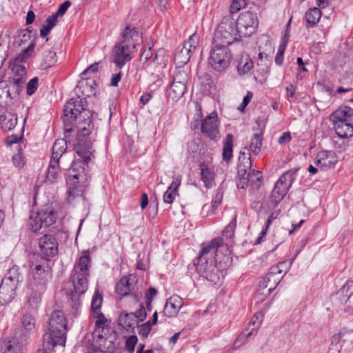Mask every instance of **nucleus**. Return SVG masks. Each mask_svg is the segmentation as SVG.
Listing matches in <instances>:
<instances>
[{"instance_id": "63", "label": "nucleus", "mask_w": 353, "mask_h": 353, "mask_svg": "<svg viewBox=\"0 0 353 353\" xmlns=\"http://www.w3.org/2000/svg\"><path fill=\"white\" fill-rule=\"evenodd\" d=\"M58 22V17L54 14L47 18L46 26L52 30Z\"/></svg>"}, {"instance_id": "14", "label": "nucleus", "mask_w": 353, "mask_h": 353, "mask_svg": "<svg viewBox=\"0 0 353 353\" xmlns=\"http://www.w3.org/2000/svg\"><path fill=\"white\" fill-rule=\"evenodd\" d=\"M239 160V163L237 166L239 180L236 185L238 188L243 189L250 185L249 179L245 176L247 170H250L252 166L250 154L247 157L245 152H241Z\"/></svg>"}, {"instance_id": "57", "label": "nucleus", "mask_w": 353, "mask_h": 353, "mask_svg": "<svg viewBox=\"0 0 353 353\" xmlns=\"http://www.w3.org/2000/svg\"><path fill=\"white\" fill-rule=\"evenodd\" d=\"M286 42L280 44L279 46L278 52L275 57V63L278 65H281L283 63L284 52L285 50Z\"/></svg>"}, {"instance_id": "28", "label": "nucleus", "mask_w": 353, "mask_h": 353, "mask_svg": "<svg viewBox=\"0 0 353 353\" xmlns=\"http://www.w3.org/2000/svg\"><path fill=\"white\" fill-rule=\"evenodd\" d=\"M181 176H177L173 179V181L168 190L163 194V201L165 203L171 204L178 194V188L181 183Z\"/></svg>"}, {"instance_id": "3", "label": "nucleus", "mask_w": 353, "mask_h": 353, "mask_svg": "<svg viewBox=\"0 0 353 353\" xmlns=\"http://www.w3.org/2000/svg\"><path fill=\"white\" fill-rule=\"evenodd\" d=\"M90 258L88 250L82 252V256L76 261L72 272V280L75 293L83 294L88 289L89 267Z\"/></svg>"}, {"instance_id": "11", "label": "nucleus", "mask_w": 353, "mask_h": 353, "mask_svg": "<svg viewBox=\"0 0 353 353\" xmlns=\"http://www.w3.org/2000/svg\"><path fill=\"white\" fill-rule=\"evenodd\" d=\"M211 252L212 255L214 254V261L216 263H221L223 260H230V250L228 244H208L201 249L197 259H207L206 256Z\"/></svg>"}, {"instance_id": "2", "label": "nucleus", "mask_w": 353, "mask_h": 353, "mask_svg": "<svg viewBox=\"0 0 353 353\" xmlns=\"http://www.w3.org/2000/svg\"><path fill=\"white\" fill-rule=\"evenodd\" d=\"M68 321L62 310H54L48 321V330L43 336V345L52 350L56 345H65Z\"/></svg>"}, {"instance_id": "38", "label": "nucleus", "mask_w": 353, "mask_h": 353, "mask_svg": "<svg viewBox=\"0 0 353 353\" xmlns=\"http://www.w3.org/2000/svg\"><path fill=\"white\" fill-rule=\"evenodd\" d=\"M186 88V85L172 82L170 88L169 97L174 101H178L183 96Z\"/></svg>"}, {"instance_id": "60", "label": "nucleus", "mask_w": 353, "mask_h": 353, "mask_svg": "<svg viewBox=\"0 0 353 353\" xmlns=\"http://www.w3.org/2000/svg\"><path fill=\"white\" fill-rule=\"evenodd\" d=\"M99 62H95L88 66L85 70H84L81 73V76L83 77L88 73H95L99 70Z\"/></svg>"}, {"instance_id": "7", "label": "nucleus", "mask_w": 353, "mask_h": 353, "mask_svg": "<svg viewBox=\"0 0 353 353\" xmlns=\"http://www.w3.org/2000/svg\"><path fill=\"white\" fill-rule=\"evenodd\" d=\"M51 204L43 205L37 213L34 218L30 221V229L37 232L43 227L48 228L53 225L57 219V213Z\"/></svg>"}, {"instance_id": "48", "label": "nucleus", "mask_w": 353, "mask_h": 353, "mask_svg": "<svg viewBox=\"0 0 353 353\" xmlns=\"http://www.w3.org/2000/svg\"><path fill=\"white\" fill-rule=\"evenodd\" d=\"M103 302V297L101 294H99L98 291H96L92 296V302H91V309L92 311V314L101 312V307Z\"/></svg>"}, {"instance_id": "44", "label": "nucleus", "mask_w": 353, "mask_h": 353, "mask_svg": "<svg viewBox=\"0 0 353 353\" xmlns=\"http://www.w3.org/2000/svg\"><path fill=\"white\" fill-rule=\"evenodd\" d=\"M152 63L160 66L161 68H165L167 64V57H166V51L163 48L159 49L154 57L152 58Z\"/></svg>"}, {"instance_id": "21", "label": "nucleus", "mask_w": 353, "mask_h": 353, "mask_svg": "<svg viewBox=\"0 0 353 353\" xmlns=\"http://www.w3.org/2000/svg\"><path fill=\"white\" fill-rule=\"evenodd\" d=\"M26 68L20 64H14L12 68V75L9 82L12 85L17 94H19L26 81Z\"/></svg>"}, {"instance_id": "24", "label": "nucleus", "mask_w": 353, "mask_h": 353, "mask_svg": "<svg viewBox=\"0 0 353 353\" xmlns=\"http://www.w3.org/2000/svg\"><path fill=\"white\" fill-rule=\"evenodd\" d=\"M182 305L183 301L179 296H171L165 303L163 314L166 316L174 317L178 314Z\"/></svg>"}, {"instance_id": "54", "label": "nucleus", "mask_w": 353, "mask_h": 353, "mask_svg": "<svg viewBox=\"0 0 353 353\" xmlns=\"http://www.w3.org/2000/svg\"><path fill=\"white\" fill-rule=\"evenodd\" d=\"M19 277L20 274L18 271V268L12 267L8 270V272L3 279H8L11 282L18 284L19 282Z\"/></svg>"}, {"instance_id": "34", "label": "nucleus", "mask_w": 353, "mask_h": 353, "mask_svg": "<svg viewBox=\"0 0 353 353\" xmlns=\"http://www.w3.org/2000/svg\"><path fill=\"white\" fill-rule=\"evenodd\" d=\"M190 50V48L187 50L183 46L176 51L174 56V62L179 68L184 66L189 62L192 54Z\"/></svg>"}, {"instance_id": "27", "label": "nucleus", "mask_w": 353, "mask_h": 353, "mask_svg": "<svg viewBox=\"0 0 353 353\" xmlns=\"http://www.w3.org/2000/svg\"><path fill=\"white\" fill-rule=\"evenodd\" d=\"M236 227V214L235 213L232 216L231 221L228 225L222 231L221 236L214 239L210 243H223L225 241L232 240L234 235V230Z\"/></svg>"}, {"instance_id": "19", "label": "nucleus", "mask_w": 353, "mask_h": 353, "mask_svg": "<svg viewBox=\"0 0 353 353\" xmlns=\"http://www.w3.org/2000/svg\"><path fill=\"white\" fill-rule=\"evenodd\" d=\"M21 324L19 339L22 341L28 342L35 332V318L30 313L26 312L21 318Z\"/></svg>"}, {"instance_id": "41", "label": "nucleus", "mask_w": 353, "mask_h": 353, "mask_svg": "<svg viewBox=\"0 0 353 353\" xmlns=\"http://www.w3.org/2000/svg\"><path fill=\"white\" fill-rule=\"evenodd\" d=\"M253 68V62L252 59L248 56H243L239 63L237 69L240 74H245L250 72Z\"/></svg>"}, {"instance_id": "37", "label": "nucleus", "mask_w": 353, "mask_h": 353, "mask_svg": "<svg viewBox=\"0 0 353 353\" xmlns=\"http://www.w3.org/2000/svg\"><path fill=\"white\" fill-rule=\"evenodd\" d=\"M201 179L205 183V186L210 188L212 186V183L214 179V171L208 168L206 165L201 164Z\"/></svg>"}, {"instance_id": "52", "label": "nucleus", "mask_w": 353, "mask_h": 353, "mask_svg": "<svg viewBox=\"0 0 353 353\" xmlns=\"http://www.w3.org/2000/svg\"><path fill=\"white\" fill-rule=\"evenodd\" d=\"M223 191L221 189L219 188L216 190L214 196L212 199L211 202V205L209 207L211 208V211L214 212L216 210L217 207L221 203L223 199Z\"/></svg>"}, {"instance_id": "40", "label": "nucleus", "mask_w": 353, "mask_h": 353, "mask_svg": "<svg viewBox=\"0 0 353 353\" xmlns=\"http://www.w3.org/2000/svg\"><path fill=\"white\" fill-rule=\"evenodd\" d=\"M262 140V132L260 131L259 132L255 133L251 139L249 145V150H250L254 154L258 155L261 152Z\"/></svg>"}, {"instance_id": "25", "label": "nucleus", "mask_w": 353, "mask_h": 353, "mask_svg": "<svg viewBox=\"0 0 353 353\" xmlns=\"http://www.w3.org/2000/svg\"><path fill=\"white\" fill-rule=\"evenodd\" d=\"M336 296L341 304L353 302V281H347L336 292Z\"/></svg>"}, {"instance_id": "10", "label": "nucleus", "mask_w": 353, "mask_h": 353, "mask_svg": "<svg viewBox=\"0 0 353 353\" xmlns=\"http://www.w3.org/2000/svg\"><path fill=\"white\" fill-rule=\"evenodd\" d=\"M136 48L132 45H128L122 41L115 43L112 50V62L119 68H122L125 64L132 59V54Z\"/></svg>"}, {"instance_id": "17", "label": "nucleus", "mask_w": 353, "mask_h": 353, "mask_svg": "<svg viewBox=\"0 0 353 353\" xmlns=\"http://www.w3.org/2000/svg\"><path fill=\"white\" fill-rule=\"evenodd\" d=\"M201 132L210 139L215 140L219 137V122L216 113L207 116L201 124Z\"/></svg>"}, {"instance_id": "43", "label": "nucleus", "mask_w": 353, "mask_h": 353, "mask_svg": "<svg viewBox=\"0 0 353 353\" xmlns=\"http://www.w3.org/2000/svg\"><path fill=\"white\" fill-rule=\"evenodd\" d=\"M254 330V327H252L251 330H250L249 328L244 330L234 341L233 343L234 348L238 349L244 343H245L247 339L253 334V331Z\"/></svg>"}, {"instance_id": "51", "label": "nucleus", "mask_w": 353, "mask_h": 353, "mask_svg": "<svg viewBox=\"0 0 353 353\" xmlns=\"http://www.w3.org/2000/svg\"><path fill=\"white\" fill-rule=\"evenodd\" d=\"M247 6V0H232L230 6V13L236 14Z\"/></svg>"}, {"instance_id": "33", "label": "nucleus", "mask_w": 353, "mask_h": 353, "mask_svg": "<svg viewBox=\"0 0 353 353\" xmlns=\"http://www.w3.org/2000/svg\"><path fill=\"white\" fill-rule=\"evenodd\" d=\"M67 150V142L63 139H59L55 141L52 146V153L51 159L59 161L61 156Z\"/></svg>"}, {"instance_id": "22", "label": "nucleus", "mask_w": 353, "mask_h": 353, "mask_svg": "<svg viewBox=\"0 0 353 353\" xmlns=\"http://www.w3.org/2000/svg\"><path fill=\"white\" fill-rule=\"evenodd\" d=\"M18 284L11 282L8 279H3L0 285V304L10 303L14 297Z\"/></svg>"}, {"instance_id": "9", "label": "nucleus", "mask_w": 353, "mask_h": 353, "mask_svg": "<svg viewBox=\"0 0 353 353\" xmlns=\"http://www.w3.org/2000/svg\"><path fill=\"white\" fill-rule=\"evenodd\" d=\"M258 19L251 12H242L238 17L234 26L239 37H250L254 34L258 27Z\"/></svg>"}, {"instance_id": "45", "label": "nucleus", "mask_w": 353, "mask_h": 353, "mask_svg": "<svg viewBox=\"0 0 353 353\" xmlns=\"http://www.w3.org/2000/svg\"><path fill=\"white\" fill-rule=\"evenodd\" d=\"M93 318L96 319L95 325L97 327L94 334L97 332L99 333V330L103 332L104 329L108 326V321L101 312L93 314Z\"/></svg>"}, {"instance_id": "42", "label": "nucleus", "mask_w": 353, "mask_h": 353, "mask_svg": "<svg viewBox=\"0 0 353 353\" xmlns=\"http://www.w3.org/2000/svg\"><path fill=\"white\" fill-rule=\"evenodd\" d=\"M249 179V183L253 188H258L260 185V182L262 178L261 172L257 170H247L245 175Z\"/></svg>"}, {"instance_id": "16", "label": "nucleus", "mask_w": 353, "mask_h": 353, "mask_svg": "<svg viewBox=\"0 0 353 353\" xmlns=\"http://www.w3.org/2000/svg\"><path fill=\"white\" fill-rule=\"evenodd\" d=\"M120 37L121 41L132 45L134 48L142 42L141 34L138 28L132 24H125L121 28Z\"/></svg>"}, {"instance_id": "59", "label": "nucleus", "mask_w": 353, "mask_h": 353, "mask_svg": "<svg viewBox=\"0 0 353 353\" xmlns=\"http://www.w3.org/2000/svg\"><path fill=\"white\" fill-rule=\"evenodd\" d=\"M297 64H298V73H297V78L302 79V73H305L307 72V70L305 67V64L303 63V61L302 58L299 57L297 58Z\"/></svg>"}, {"instance_id": "20", "label": "nucleus", "mask_w": 353, "mask_h": 353, "mask_svg": "<svg viewBox=\"0 0 353 353\" xmlns=\"http://www.w3.org/2000/svg\"><path fill=\"white\" fill-rule=\"evenodd\" d=\"M137 278L134 274H129L123 276L117 283L115 287L116 293L121 296V299L128 296L137 289Z\"/></svg>"}, {"instance_id": "58", "label": "nucleus", "mask_w": 353, "mask_h": 353, "mask_svg": "<svg viewBox=\"0 0 353 353\" xmlns=\"http://www.w3.org/2000/svg\"><path fill=\"white\" fill-rule=\"evenodd\" d=\"M35 45L33 42H32L28 48H26L25 50H23L21 54V55L19 57V59L23 60L27 58H28L33 52L34 50Z\"/></svg>"}, {"instance_id": "29", "label": "nucleus", "mask_w": 353, "mask_h": 353, "mask_svg": "<svg viewBox=\"0 0 353 353\" xmlns=\"http://www.w3.org/2000/svg\"><path fill=\"white\" fill-rule=\"evenodd\" d=\"M40 248V254L37 255V259L40 257L39 261H42L43 259L47 261L50 260V257L54 256L58 252V244H39Z\"/></svg>"}, {"instance_id": "39", "label": "nucleus", "mask_w": 353, "mask_h": 353, "mask_svg": "<svg viewBox=\"0 0 353 353\" xmlns=\"http://www.w3.org/2000/svg\"><path fill=\"white\" fill-rule=\"evenodd\" d=\"M305 19L310 27H314L321 17V12L318 8H310L305 12Z\"/></svg>"}, {"instance_id": "62", "label": "nucleus", "mask_w": 353, "mask_h": 353, "mask_svg": "<svg viewBox=\"0 0 353 353\" xmlns=\"http://www.w3.org/2000/svg\"><path fill=\"white\" fill-rule=\"evenodd\" d=\"M58 22V17L54 14L47 18L46 26L52 30Z\"/></svg>"}, {"instance_id": "53", "label": "nucleus", "mask_w": 353, "mask_h": 353, "mask_svg": "<svg viewBox=\"0 0 353 353\" xmlns=\"http://www.w3.org/2000/svg\"><path fill=\"white\" fill-rule=\"evenodd\" d=\"M188 81V77L184 70H178L175 72L173 77V83H182L187 85Z\"/></svg>"}, {"instance_id": "32", "label": "nucleus", "mask_w": 353, "mask_h": 353, "mask_svg": "<svg viewBox=\"0 0 353 353\" xmlns=\"http://www.w3.org/2000/svg\"><path fill=\"white\" fill-rule=\"evenodd\" d=\"M233 135L232 134H228L223 141L222 153L223 159L226 162L230 161L233 156Z\"/></svg>"}, {"instance_id": "35", "label": "nucleus", "mask_w": 353, "mask_h": 353, "mask_svg": "<svg viewBox=\"0 0 353 353\" xmlns=\"http://www.w3.org/2000/svg\"><path fill=\"white\" fill-rule=\"evenodd\" d=\"M17 123V116L12 113H6L0 117V124L5 131L12 130Z\"/></svg>"}, {"instance_id": "6", "label": "nucleus", "mask_w": 353, "mask_h": 353, "mask_svg": "<svg viewBox=\"0 0 353 353\" xmlns=\"http://www.w3.org/2000/svg\"><path fill=\"white\" fill-rule=\"evenodd\" d=\"M296 175V173L295 171L289 170L283 173L279 177L270 196V203L274 207L283 199L289 188L295 180Z\"/></svg>"}, {"instance_id": "36", "label": "nucleus", "mask_w": 353, "mask_h": 353, "mask_svg": "<svg viewBox=\"0 0 353 353\" xmlns=\"http://www.w3.org/2000/svg\"><path fill=\"white\" fill-rule=\"evenodd\" d=\"M334 130L340 138H347L353 136V125L348 123H341L334 125Z\"/></svg>"}, {"instance_id": "1", "label": "nucleus", "mask_w": 353, "mask_h": 353, "mask_svg": "<svg viewBox=\"0 0 353 353\" xmlns=\"http://www.w3.org/2000/svg\"><path fill=\"white\" fill-rule=\"evenodd\" d=\"M86 107L85 99L79 96L70 99L65 105L62 121L65 137H69L71 133L77 134L75 150L83 162L88 163L94 156L90 141L85 137L92 132L94 125L92 112Z\"/></svg>"}, {"instance_id": "4", "label": "nucleus", "mask_w": 353, "mask_h": 353, "mask_svg": "<svg viewBox=\"0 0 353 353\" xmlns=\"http://www.w3.org/2000/svg\"><path fill=\"white\" fill-rule=\"evenodd\" d=\"M239 38L233 18L224 17L214 32V43L229 46Z\"/></svg>"}, {"instance_id": "12", "label": "nucleus", "mask_w": 353, "mask_h": 353, "mask_svg": "<svg viewBox=\"0 0 353 353\" xmlns=\"http://www.w3.org/2000/svg\"><path fill=\"white\" fill-rule=\"evenodd\" d=\"M197 272L208 281L216 283L219 280V271L212 263H208L207 259H196L194 261Z\"/></svg>"}, {"instance_id": "64", "label": "nucleus", "mask_w": 353, "mask_h": 353, "mask_svg": "<svg viewBox=\"0 0 353 353\" xmlns=\"http://www.w3.org/2000/svg\"><path fill=\"white\" fill-rule=\"evenodd\" d=\"M70 5H71V3L70 1H65L64 3L61 4V6H59V8L58 10L57 11V12L55 13V14L58 17L63 16L65 13L68 8L70 6Z\"/></svg>"}, {"instance_id": "46", "label": "nucleus", "mask_w": 353, "mask_h": 353, "mask_svg": "<svg viewBox=\"0 0 353 353\" xmlns=\"http://www.w3.org/2000/svg\"><path fill=\"white\" fill-rule=\"evenodd\" d=\"M12 161L13 165L19 169H21L25 165L26 161L21 146H17V153L12 156Z\"/></svg>"}, {"instance_id": "5", "label": "nucleus", "mask_w": 353, "mask_h": 353, "mask_svg": "<svg viewBox=\"0 0 353 353\" xmlns=\"http://www.w3.org/2000/svg\"><path fill=\"white\" fill-rule=\"evenodd\" d=\"M32 278L29 281L28 285L46 288L47 284L51 279V269L47 261L43 259L39 261L37 259L32 261L30 265Z\"/></svg>"}, {"instance_id": "15", "label": "nucleus", "mask_w": 353, "mask_h": 353, "mask_svg": "<svg viewBox=\"0 0 353 353\" xmlns=\"http://www.w3.org/2000/svg\"><path fill=\"white\" fill-rule=\"evenodd\" d=\"M339 161L334 151L323 150L317 153L314 159V165L323 171L334 168Z\"/></svg>"}, {"instance_id": "47", "label": "nucleus", "mask_w": 353, "mask_h": 353, "mask_svg": "<svg viewBox=\"0 0 353 353\" xmlns=\"http://www.w3.org/2000/svg\"><path fill=\"white\" fill-rule=\"evenodd\" d=\"M154 55L153 53V50L152 47H149L148 48H145L141 54L140 56V61L143 63V64L148 67L152 64V58H154Z\"/></svg>"}, {"instance_id": "13", "label": "nucleus", "mask_w": 353, "mask_h": 353, "mask_svg": "<svg viewBox=\"0 0 353 353\" xmlns=\"http://www.w3.org/2000/svg\"><path fill=\"white\" fill-rule=\"evenodd\" d=\"M279 276L266 274L263 281H260L256 293V299L259 301H263V297L269 296L271 292L276 288L283 277V275Z\"/></svg>"}, {"instance_id": "23", "label": "nucleus", "mask_w": 353, "mask_h": 353, "mask_svg": "<svg viewBox=\"0 0 353 353\" xmlns=\"http://www.w3.org/2000/svg\"><path fill=\"white\" fill-rule=\"evenodd\" d=\"M353 117V108L348 106L341 107L330 115V121L333 125L341 123L351 122Z\"/></svg>"}, {"instance_id": "55", "label": "nucleus", "mask_w": 353, "mask_h": 353, "mask_svg": "<svg viewBox=\"0 0 353 353\" xmlns=\"http://www.w3.org/2000/svg\"><path fill=\"white\" fill-rule=\"evenodd\" d=\"M39 86V78L35 77L30 79L27 83L26 87V93L28 95H32L36 90H37Z\"/></svg>"}, {"instance_id": "18", "label": "nucleus", "mask_w": 353, "mask_h": 353, "mask_svg": "<svg viewBox=\"0 0 353 353\" xmlns=\"http://www.w3.org/2000/svg\"><path fill=\"white\" fill-rule=\"evenodd\" d=\"M46 288L28 285L26 303L25 306L34 312H37L42 301V296Z\"/></svg>"}, {"instance_id": "8", "label": "nucleus", "mask_w": 353, "mask_h": 353, "mask_svg": "<svg viewBox=\"0 0 353 353\" xmlns=\"http://www.w3.org/2000/svg\"><path fill=\"white\" fill-rule=\"evenodd\" d=\"M232 54L228 46L214 43L210 50L209 63L215 70L222 71L230 63Z\"/></svg>"}, {"instance_id": "49", "label": "nucleus", "mask_w": 353, "mask_h": 353, "mask_svg": "<svg viewBox=\"0 0 353 353\" xmlns=\"http://www.w3.org/2000/svg\"><path fill=\"white\" fill-rule=\"evenodd\" d=\"M199 42V37L196 33H194L189 37L188 41H185L183 43V46L187 50L190 48V52L192 54L195 51L196 47L198 46Z\"/></svg>"}, {"instance_id": "30", "label": "nucleus", "mask_w": 353, "mask_h": 353, "mask_svg": "<svg viewBox=\"0 0 353 353\" xmlns=\"http://www.w3.org/2000/svg\"><path fill=\"white\" fill-rule=\"evenodd\" d=\"M59 161L50 159L46 173V181L50 183H57L59 177Z\"/></svg>"}, {"instance_id": "61", "label": "nucleus", "mask_w": 353, "mask_h": 353, "mask_svg": "<svg viewBox=\"0 0 353 353\" xmlns=\"http://www.w3.org/2000/svg\"><path fill=\"white\" fill-rule=\"evenodd\" d=\"M134 313L138 321H143L147 316L146 309L145 308L142 303L140 304V309L137 310V312Z\"/></svg>"}, {"instance_id": "26", "label": "nucleus", "mask_w": 353, "mask_h": 353, "mask_svg": "<svg viewBox=\"0 0 353 353\" xmlns=\"http://www.w3.org/2000/svg\"><path fill=\"white\" fill-rule=\"evenodd\" d=\"M28 342L22 341L18 338L5 341L1 346L2 353H23V347Z\"/></svg>"}, {"instance_id": "50", "label": "nucleus", "mask_w": 353, "mask_h": 353, "mask_svg": "<svg viewBox=\"0 0 353 353\" xmlns=\"http://www.w3.org/2000/svg\"><path fill=\"white\" fill-rule=\"evenodd\" d=\"M56 53L51 50L45 51L43 53V67L45 68H50L56 62Z\"/></svg>"}, {"instance_id": "31", "label": "nucleus", "mask_w": 353, "mask_h": 353, "mask_svg": "<svg viewBox=\"0 0 353 353\" xmlns=\"http://www.w3.org/2000/svg\"><path fill=\"white\" fill-rule=\"evenodd\" d=\"M119 323L126 330L133 329L138 323L134 312L121 314L119 318Z\"/></svg>"}, {"instance_id": "56", "label": "nucleus", "mask_w": 353, "mask_h": 353, "mask_svg": "<svg viewBox=\"0 0 353 353\" xmlns=\"http://www.w3.org/2000/svg\"><path fill=\"white\" fill-rule=\"evenodd\" d=\"M151 326L152 323L150 321L138 326L139 334L143 339L147 338L151 331Z\"/></svg>"}]
</instances>
